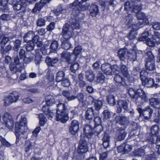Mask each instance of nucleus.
Returning <instances> with one entry per match:
<instances>
[{
  "label": "nucleus",
  "mask_w": 160,
  "mask_h": 160,
  "mask_svg": "<svg viewBox=\"0 0 160 160\" xmlns=\"http://www.w3.org/2000/svg\"><path fill=\"white\" fill-rule=\"evenodd\" d=\"M77 98L79 102L83 103L84 99V95L82 93H78L76 96H75V99Z\"/></svg>",
  "instance_id": "nucleus-62"
},
{
  "label": "nucleus",
  "mask_w": 160,
  "mask_h": 160,
  "mask_svg": "<svg viewBox=\"0 0 160 160\" xmlns=\"http://www.w3.org/2000/svg\"><path fill=\"white\" fill-rule=\"evenodd\" d=\"M93 127L90 123L85 125L83 128V132L87 138H90L93 134Z\"/></svg>",
  "instance_id": "nucleus-12"
},
{
  "label": "nucleus",
  "mask_w": 160,
  "mask_h": 160,
  "mask_svg": "<svg viewBox=\"0 0 160 160\" xmlns=\"http://www.w3.org/2000/svg\"><path fill=\"white\" fill-rule=\"evenodd\" d=\"M20 95V93L16 91L11 93V103L16 102Z\"/></svg>",
  "instance_id": "nucleus-35"
},
{
  "label": "nucleus",
  "mask_w": 160,
  "mask_h": 160,
  "mask_svg": "<svg viewBox=\"0 0 160 160\" xmlns=\"http://www.w3.org/2000/svg\"><path fill=\"white\" fill-rule=\"evenodd\" d=\"M48 105H44L42 106V110L45 114L46 117L49 119H51L54 116L53 113L49 109Z\"/></svg>",
  "instance_id": "nucleus-24"
},
{
  "label": "nucleus",
  "mask_w": 160,
  "mask_h": 160,
  "mask_svg": "<svg viewBox=\"0 0 160 160\" xmlns=\"http://www.w3.org/2000/svg\"><path fill=\"white\" fill-rule=\"evenodd\" d=\"M133 6V3H131L129 1L126 2L124 4V10L126 11H132V7Z\"/></svg>",
  "instance_id": "nucleus-57"
},
{
  "label": "nucleus",
  "mask_w": 160,
  "mask_h": 160,
  "mask_svg": "<svg viewBox=\"0 0 160 160\" xmlns=\"http://www.w3.org/2000/svg\"><path fill=\"white\" fill-rule=\"evenodd\" d=\"M98 6L96 5H92L90 8L91 15L92 17H95L99 12Z\"/></svg>",
  "instance_id": "nucleus-31"
},
{
  "label": "nucleus",
  "mask_w": 160,
  "mask_h": 160,
  "mask_svg": "<svg viewBox=\"0 0 160 160\" xmlns=\"http://www.w3.org/2000/svg\"><path fill=\"white\" fill-rule=\"evenodd\" d=\"M27 0H22L21 1H17L15 3H12L13 9L16 10H20L25 8L27 6Z\"/></svg>",
  "instance_id": "nucleus-15"
},
{
  "label": "nucleus",
  "mask_w": 160,
  "mask_h": 160,
  "mask_svg": "<svg viewBox=\"0 0 160 160\" xmlns=\"http://www.w3.org/2000/svg\"><path fill=\"white\" fill-rule=\"evenodd\" d=\"M107 101L108 103L111 106H113L116 104L115 97L112 95H110L108 96Z\"/></svg>",
  "instance_id": "nucleus-48"
},
{
  "label": "nucleus",
  "mask_w": 160,
  "mask_h": 160,
  "mask_svg": "<svg viewBox=\"0 0 160 160\" xmlns=\"http://www.w3.org/2000/svg\"><path fill=\"white\" fill-rule=\"evenodd\" d=\"M80 21L78 16H75L70 19L69 22L66 23L62 28L61 39L69 40L72 36L73 30L80 28Z\"/></svg>",
  "instance_id": "nucleus-1"
},
{
  "label": "nucleus",
  "mask_w": 160,
  "mask_h": 160,
  "mask_svg": "<svg viewBox=\"0 0 160 160\" xmlns=\"http://www.w3.org/2000/svg\"><path fill=\"white\" fill-rule=\"evenodd\" d=\"M128 104L125 100H119L117 103L116 112L120 113L122 112V108L125 110H127L128 108Z\"/></svg>",
  "instance_id": "nucleus-14"
},
{
  "label": "nucleus",
  "mask_w": 160,
  "mask_h": 160,
  "mask_svg": "<svg viewBox=\"0 0 160 160\" xmlns=\"http://www.w3.org/2000/svg\"><path fill=\"white\" fill-rule=\"evenodd\" d=\"M140 73V78L142 81L148 78H147V77L149 73L147 72L146 70H142Z\"/></svg>",
  "instance_id": "nucleus-50"
},
{
  "label": "nucleus",
  "mask_w": 160,
  "mask_h": 160,
  "mask_svg": "<svg viewBox=\"0 0 160 160\" xmlns=\"http://www.w3.org/2000/svg\"><path fill=\"white\" fill-rule=\"evenodd\" d=\"M58 57L51 58L47 57L45 60V62L47 65L48 66L54 67L55 64L58 62Z\"/></svg>",
  "instance_id": "nucleus-25"
},
{
  "label": "nucleus",
  "mask_w": 160,
  "mask_h": 160,
  "mask_svg": "<svg viewBox=\"0 0 160 160\" xmlns=\"http://www.w3.org/2000/svg\"><path fill=\"white\" fill-rule=\"evenodd\" d=\"M97 82L99 83H102L105 81V77L103 74L99 72L97 76Z\"/></svg>",
  "instance_id": "nucleus-49"
},
{
  "label": "nucleus",
  "mask_w": 160,
  "mask_h": 160,
  "mask_svg": "<svg viewBox=\"0 0 160 160\" xmlns=\"http://www.w3.org/2000/svg\"><path fill=\"white\" fill-rule=\"evenodd\" d=\"M136 4H133L132 11L135 13H138L142 9V6L140 4L135 5Z\"/></svg>",
  "instance_id": "nucleus-51"
},
{
  "label": "nucleus",
  "mask_w": 160,
  "mask_h": 160,
  "mask_svg": "<svg viewBox=\"0 0 160 160\" xmlns=\"http://www.w3.org/2000/svg\"><path fill=\"white\" fill-rule=\"evenodd\" d=\"M136 16L138 19L144 20L146 18V16L145 13L141 12L137 13Z\"/></svg>",
  "instance_id": "nucleus-61"
},
{
  "label": "nucleus",
  "mask_w": 160,
  "mask_h": 160,
  "mask_svg": "<svg viewBox=\"0 0 160 160\" xmlns=\"http://www.w3.org/2000/svg\"><path fill=\"white\" fill-rule=\"evenodd\" d=\"M79 68V66L78 63H75L71 65L70 69L72 72L75 73L76 70H77Z\"/></svg>",
  "instance_id": "nucleus-64"
},
{
  "label": "nucleus",
  "mask_w": 160,
  "mask_h": 160,
  "mask_svg": "<svg viewBox=\"0 0 160 160\" xmlns=\"http://www.w3.org/2000/svg\"><path fill=\"white\" fill-rule=\"evenodd\" d=\"M89 0H75L72 3L69 4V8L72 9V13L74 15L78 16L80 12L85 11L88 9L90 7V4L87 3L84 5L82 4Z\"/></svg>",
  "instance_id": "nucleus-3"
},
{
  "label": "nucleus",
  "mask_w": 160,
  "mask_h": 160,
  "mask_svg": "<svg viewBox=\"0 0 160 160\" xmlns=\"http://www.w3.org/2000/svg\"><path fill=\"white\" fill-rule=\"evenodd\" d=\"M154 62H146L145 67L147 70L152 71L155 68Z\"/></svg>",
  "instance_id": "nucleus-38"
},
{
  "label": "nucleus",
  "mask_w": 160,
  "mask_h": 160,
  "mask_svg": "<svg viewBox=\"0 0 160 160\" xmlns=\"http://www.w3.org/2000/svg\"><path fill=\"white\" fill-rule=\"evenodd\" d=\"M134 155L137 157H141L144 154V150L141 148L136 150L134 152Z\"/></svg>",
  "instance_id": "nucleus-52"
},
{
  "label": "nucleus",
  "mask_w": 160,
  "mask_h": 160,
  "mask_svg": "<svg viewBox=\"0 0 160 160\" xmlns=\"http://www.w3.org/2000/svg\"><path fill=\"white\" fill-rule=\"evenodd\" d=\"M62 48L65 50H68L72 48V44L69 40L60 39Z\"/></svg>",
  "instance_id": "nucleus-28"
},
{
  "label": "nucleus",
  "mask_w": 160,
  "mask_h": 160,
  "mask_svg": "<svg viewBox=\"0 0 160 160\" xmlns=\"http://www.w3.org/2000/svg\"><path fill=\"white\" fill-rule=\"evenodd\" d=\"M103 130V128L101 125H96L93 128V134L96 135H99Z\"/></svg>",
  "instance_id": "nucleus-43"
},
{
  "label": "nucleus",
  "mask_w": 160,
  "mask_h": 160,
  "mask_svg": "<svg viewBox=\"0 0 160 160\" xmlns=\"http://www.w3.org/2000/svg\"><path fill=\"white\" fill-rule=\"evenodd\" d=\"M61 58L62 61L68 63L72 64L76 59V57L72 53H68L66 51H63L61 54Z\"/></svg>",
  "instance_id": "nucleus-8"
},
{
  "label": "nucleus",
  "mask_w": 160,
  "mask_h": 160,
  "mask_svg": "<svg viewBox=\"0 0 160 160\" xmlns=\"http://www.w3.org/2000/svg\"><path fill=\"white\" fill-rule=\"evenodd\" d=\"M137 109L140 115H142L146 119L149 120L152 116L153 110L150 106H147L144 109L139 108H137Z\"/></svg>",
  "instance_id": "nucleus-6"
},
{
  "label": "nucleus",
  "mask_w": 160,
  "mask_h": 160,
  "mask_svg": "<svg viewBox=\"0 0 160 160\" xmlns=\"http://www.w3.org/2000/svg\"><path fill=\"white\" fill-rule=\"evenodd\" d=\"M94 121L95 125H100L102 122L101 118L98 116V115H96L94 117Z\"/></svg>",
  "instance_id": "nucleus-63"
},
{
  "label": "nucleus",
  "mask_w": 160,
  "mask_h": 160,
  "mask_svg": "<svg viewBox=\"0 0 160 160\" xmlns=\"http://www.w3.org/2000/svg\"><path fill=\"white\" fill-rule=\"evenodd\" d=\"M85 78L86 80L90 82L94 81L95 75L93 72L91 70H88L85 72Z\"/></svg>",
  "instance_id": "nucleus-20"
},
{
  "label": "nucleus",
  "mask_w": 160,
  "mask_h": 160,
  "mask_svg": "<svg viewBox=\"0 0 160 160\" xmlns=\"http://www.w3.org/2000/svg\"><path fill=\"white\" fill-rule=\"evenodd\" d=\"M57 107L56 120L62 123H65L69 119L65 105L62 103H59L57 105Z\"/></svg>",
  "instance_id": "nucleus-4"
},
{
  "label": "nucleus",
  "mask_w": 160,
  "mask_h": 160,
  "mask_svg": "<svg viewBox=\"0 0 160 160\" xmlns=\"http://www.w3.org/2000/svg\"><path fill=\"white\" fill-rule=\"evenodd\" d=\"M47 2H48V0H41L39 3H36L32 10V13H34L37 11H40L41 9L46 5Z\"/></svg>",
  "instance_id": "nucleus-19"
},
{
  "label": "nucleus",
  "mask_w": 160,
  "mask_h": 160,
  "mask_svg": "<svg viewBox=\"0 0 160 160\" xmlns=\"http://www.w3.org/2000/svg\"><path fill=\"white\" fill-rule=\"evenodd\" d=\"M150 105L154 108L157 109L160 107V101L157 98H151L149 99Z\"/></svg>",
  "instance_id": "nucleus-27"
},
{
  "label": "nucleus",
  "mask_w": 160,
  "mask_h": 160,
  "mask_svg": "<svg viewBox=\"0 0 160 160\" xmlns=\"http://www.w3.org/2000/svg\"><path fill=\"white\" fill-rule=\"evenodd\" d=\"M32 42L34 43V44H36L38 47H41L42 45V42L41 41V39L38 35H35L33 37L32 40Z\"/></svg>",
  "instance_id": "nucleus-30"
},
{
  "label": "nucleus",
  "mask_w": 160,
  "mask_h": 160,
  "mask_svg": "<svg viewBox=\"0 0 160 160\" xmlns=\"http://www.w3.org/2000/svg\"><path fill=\"white\" fill-rule=\"evenodd\" d=\"M160 41L154 39L152 37L151 38H148L146 41V44L150 47H154L155 46L157 43H158Z\"/></svg>",
  "instance_id": "nucleus-29"
},
{
  "label": "nucleus",
  "mask_w": 160,
  "mask_h": 160,
  "mask_svg": "<svg viewBox=\"0 0 160 160\" xmlns=\"http://www.w3.org/2000/svg\"><path fill=\"white\" fill-rule=\"evenodd\" d=\"M115 120L117 123L122 126L127 125L129 123V117L122 114L116 116Z\"/></svg>",
  "instance_id": "nucleus-9"
},
{
  "label": "nucleus",
  "mask_w": 160,
  "mask_h": 160,
  "mask_svg": "<svg viewBox=\"0 0 160 160\" xmlns=\"http://www.w3.org/2000/svg\"><path fill=\"white\" fill-rule=\"evenodd\" d=\"M99 112L95 111L93 108H88L86 111L85 115V118L86 120L90 121L92 120L94 116L99 115Z\"/></svg>",
  "instance_id": "nucleus-10"
},
{
  "label": "nucleus",
  "mask_w": 160,
  "mask_h": 160,
  "mask_svg": "<svg viewBox=\"0 0 160 160\" xmlns=\"http://www.w3.org/2000/svg\"><path fill=\"white\" fill-rule=\"evenodd\" d=\"M128 51L124 49H121L118 52V56L121 62H126L125 60L127 57Z\"/></svg>",
  "instance_id": "nucleus-22"
},
{
  "label": "nucleus",
  "mask_w": 160,
  "mask_h": 160,
  "mask_svg": "<svg viewBox=\"0 0 160 160\" xmlns=\"http://www.w3.org/2000/svg\"><path fill=\"white\" fill-rule=\"evenodd\" d=\"M78 83L79 87L81 88H84L87 85L86 82L84 80L83 74L80 73L78 76Z\"/></svg>",
  "instance_id": "nucleus-26"
},
{
  "label": "nucleus",
  "mask_w": 160,
  "mask_h": 160,
  "mask_svg": "<svg viewBox=\"0 0 160 160\" xmlns=\"http://www.w3.org/2000/svg\"><path fill=\"white\" fill-rule=\"evenodd\" d=\"M27 119L24 116H22L20 122H16L14 133L16 136V142L17 143L19 142L20 140V136L24 134L26 130L27 129Z\"/></svg>",
  "instance_id": "nucleus-2"
},
{
  "label": "nucleus",
  "mask_w": 160,
  "mask_h": 160,
  "mask_svg": "<svg viewBox=\"0 0 160 160\" xmlns=\"http://www.w3.org/2000/svg\"><path fill=\"white\" fill-rule=\"evenodd\" d=\"M55 100L52 96L49 95L46 97V103L47 105L52 106Z\"/></svg>",
  "instance_id": "nucleus-40"
},
{
  "label": "nucleus",
  "mask_w": 160,
  "mask_h": 160,
  "mask_svg": "<svg viewBox=\"0 0 160 160\" xmlns=\"http://www.w3.org/2000/svg\"><path fill=\"white\" fill-rule=\"evenodd\" d=\"M151 34L149 32V30L146 29L144 32L142 33L141 36L138 38V40L139 41H146L148 38V37L150 36Z\"/></svg>",
  "instance_id": "nucleus-36"
},
{
  "label": "nucleus",
  "mask_w": 160,
  "mask_h": 160,
  "mask_svg": "<svg viewBox=\"0 0 160 160\" xmlns=\"http://www.w3.org/2000/svg\"><path fill=\"white\" fill-rule=\"evenodd\" d=\"M33 55L30 52L28 54H26L23 59L24 62L26 64H28L33 60Z\"/></svg>",
  "instance_id": "nucleus-39"
},
{
  "label": "nucleus",
  "mask_w": 160,
  "mask_h": 160,
  "mask_svg": "<svg viewBox=\"0 0 160 160\" xmlns=\"http://www.w3.org/2000/svg\"><path fill=\"white\" fill-rule=\"evenodd\" d=\"M102 71L106 75H112V73L110 64L105 63L102 64L101 67Z\"/></svg>",
  "instance_id": "nucleus-21"
},
{
  "label": "nucleus",
  "mask_w": 160,
  "mask_h": 160,
  "mask_svg": "<svg viewBox=\"0 0 160 160\" xmlns=\"http://www.w3.org/2000/svg\"><path fill=\"white\" fill-rule=\"evenodd\" d=\"M58 47V42L56 41H53L51 44L50 49L51 52H55Z\"/></svg>",
  "instance_id": "nucleus-42"
},
{
  "label": "nucleus",
  "mask_w": 160,
  "mask_h": 160,
  "mask_svg": "<svg viewBox=\"0 0 160 160\" xmlns=\"http://www.w3.org/2000/svg\"><path fill=\"white\" fill-rule=\"evenodd\" d=\"M128 59L131 61H135L136 59V52L135 51L128 52L127 54Z\"/></svg>",
  "instance_id": "nucleus-41"
},
{
  "label": "nucleus",
  "mask_w": 160,
  "mask_h": 160,
  "mask_svg": "<svg viewBox=\"0 0 160 160\" xmlns=\"http://www.w3.org/2000/svg\"><path fill=\"white\" fill-rule=\"evenodd\" d=\"M79 123L77 120L72 121L70 126L69 127L70 132L73 135H76L79 129Z\"/></svg>",
  "instance_id": "nucleus-11"
},
{
  "label": "nucleus",
  "mask_w": 160,
  "mask_h": 160,
  "mask_svg": "<svg viewBox=\"0 0 160 160\" xmlns=\"http://www.w3.org/2000/svg\"><path fill=\"white\" fill-rule=\"evenodd\" d=\"M146 62H154L155 57L151 51L146 52L145 54Z\"/></svg>",
  "instance_id": "nucleus-34"
},
{
  "label": "nucleus",
  "mask_w": 160,
  "mask_h": 160,
  "mask_svg": "<svg viewBox=\"0 0 160 160\" xmlns=\"http://www.w3.org/2000/svg\"><path fill=\"white\" fill-rule=\"evenodd\" d=\"M27 44L25 45V48L26 50L28 51H30L34 49L35 47V44L32 42H26Z\"/></svg>",
  "instance_id": "nucleus-55"
},
{
  "label": "nucleus",
  "mask_w": 160,
  "mask_h": 160,
  "mask_svg": "<svg viewBox=\"0 0 160 160\" xmlns=\"http://www.w3.org/2000/svg\"><path fill=\"white\" fill-rule=\"evenodd\" d=\"M142 85L148 88L155 87L156 88L160 86L157 83H154L152 78H149L142 81Z\"/></svg>",
  "instance_id": "nucleus-16"
},
{
  "label": "nucleus",
  "mask_w": 160,
  "mask_h": 160,
  "mask_svg": "<svg viewBox=\"0 0 160 160\" xmlns=\"http://www.w3.org/2000/svg\"><path fill=\"white\" fill-rule=\"evenodd\" d=\"M94 103L95 111L99 112V110L101 109L102 106V102L101 101L96 99L95 100Z\"/></svg>",
  "instance_id": "nucleus-46"
},
{
  "label": "nucleus",
  "mask_w": 160,
  "mask_h": 160,
  "mask_svg": "<svg viewBox=\"0 0 160 160\" xmlns=\"http://www.w3.org/2000/svg\"><path fill=\"white\" fill-rule=\"evenodd\" d=\"M65 73L64 72L59 71L58 72L56 75L55 80L57 82H59L65 79Z\"/></svg>",
  "instance_id": "nucleus-32"
},
{
  "label": "nucleus",
  "mask_w": 160,
  "mask_h": 160,
  "mask_svg": "<svg viewBox=\"0 0 160 160\" xmlns=\"http://www.w3.org/2000/svg\"><path fill=\"white\" fill-rule=\"evenodd\" d=\"M127 133L125 129L122 128H119L117 131L116 137L117 141H120L123 140L125 138Z\"/></svg>",
  "instance_id": "nucleus-17"
},
{
  "label": "nucleus",
  "mask_w": 160,
  "mask_h": 160,
  "mask_svg": "<svg viewBox=\"0 0 160 160\" xmlns=\"http://www.w3.org/2000/svg\"><path fill=\"white\" fill-rule=\"evenodd\" d=\"M115 83L117 86H125L127 85L126 81L124 78L118 74H116L114 78Z\"/></svg>",
  "instance_id": "nucleus-13"
},
{
  "label": "nucleus",
  "mask_w": 160,
  "mask_h": 160,
  "mask_svg": "<svg viewBox=\"0 0 160 160\" xmlns=\"http://www.w3.org/2000/svg\"><path fill=\"white\" fill-rule=\"evenodd\" d=\"M82 50V48L81 46H78L76 47L73 50V54L75 55L76 57V59L77 57L81 52Z\"/></svg>",
  "instance_id": "nucleus-60"
},
{
  "label": "nucleus",
  "mask_w": 160,
  "mask_h": 160,
  "mask_svg": "<svg viewBox=\"0 0 160 160\" xmlns=\"http://www.w3.org/2000/svg\"><path fill=\"white\" fill-rule=\"evenodd\" d=\"M102 114L103 115L102 120L104 121L109 119L111 117V112L108 110H104Z\"/></svg>",
  "instance_id": "nucleus-47"
},
{
  "label": "nucleus",
  "mask_w": 160,
  "mask_h": 160,
  "mask_svg": "<svg viewBox=\"0 0 160 160\" xmlns=\"http://www.w3.org/2000/svg\"><path fill=\"white\" fill-rule=\"evenodd\" d=\"M35 33L32 31H29L25 34L23 38L24 41L26 42H31L34 36Z\"/></svg>",
  "instance_id": "nucleus-23"
},
{
  "label": "nucleus",
  "mask_w": 160,
  "mask_h": 160,
  "mask_svg": "<svg viewBox=\"0 0 160 160\" xmlns=\"http://www.w3.org/2000/svg\"><path fill=\"white\" fill-rule=\"evenodd\" d=\"M78 145L88 147V142L86 138L84 137H81Z\"/></svg>",
  "instance_id": "nucleus-58"
},
{
  "label": "nucleus",
  "mask_w": 160,
  "mask_h": 160,
  "mask_svg": "<svg viewBox=\"0 0 160 160\" xmlns=\"http://www.w3.org/2000/svg\"><path fill=\"white\" fill-rule=\"evenodd\" d=\"M128 93L133 101H136L140 98L141 99L142 103L147 102L148 99L145 92L141 89H138L137 90L130 88L128 91Z\"/></svg>",
  "instance_id": "nucleus-5"
},
{
  "label": "nucleus",
  "mask_w": 160,
  "mask_h": 160,
  "mask_svg": "<svg viewBox=\"0 0 160 160\" xmlns=\"http://www.w3.org/2000/svg\"><path fill=\"white\" fill-rule=\"evenodd\" d=\"M14 44V46L12 49L11 47V50L12 51H14L15 52L14 53L13 56V59L14 62L16 65H18L20 62L18 57L17 55L18 51L20 47L21 41L18 39H16L15 41H12Z\"/></svg>",
  "instance_id": "nucleus-7"
},
{
  "label": "nucleus",
  "mask_w": 160,
  "mask_h": 160,
  "mask_svg": "<svg viewBox=\"0 0 160 160\" xmlns=\"http://www.w3.org/2000/svg\"><path fill=\"white\" fill-rule=\"evenodd\" d=\"M46 22L44 18H39L37 20L36 24L38 26L42 27L45 25Z\"/></svg>",
  "instance_id": "nucleus-56"
},
{
  "label": "nucleus",
  "mask_w": 160,
  "mask_h": 160,
  "mask_svg": "<svg viewBox=\"0 0 160 160\" xmlns=\"http://www.w3.org/2000/svg\"><path fill=\"white\" fill-rule=\"evenodd\" d=\"M137 35V33L136 31L131 30L127 35V37L129 40H132L136 38Z\"/></svg>",
  "instance_id": "nucleus-59"
},
{
  "label": "nucleus",
  "mask_w": 160,
  "mask_h": 160,
  "mask_svg": "<svg viewBox=\"0 0 160 160\" xmlns=\"http://www.w3.org/2000/svg\"><path fill=\"white\" fill-rule=\"evenodd\" d=\"M120 71L124 76L128 78L129 77L130 75L128 70V65L126 62H121L120 65Z\"/></svg>",
  "instance_id": "nucleus-18"
},
{
  "label": "nucleus",
  "mask_w": 160,
  "mask_h": 160,
  "mask_svg": "<svg viewBox=\"0 0 160 160\" xmlns=\"http://www.w3.org/2000/svg\"><path fill=\"white\" fill-rule=\"evenodd\" d=\"M143 22L142 21H139L138 23L136 24H131L132 27L133 31H136L137 30H138L140 28L143 27V25L144 24Z\"/></svg>",
  "instance_id": "nucleus-44"
},
{
  "label": "nucleus",
  "mask_w": 160,
  "mask_h": 160,
  "mask_svg": "<svg viewBox=\"0 0 160 160\" xmlns=\"http://www.w3.org/2000/svg\"><path fill=\"white\" fill-rule=\"evenodd\" d=\"M151 132L153 136H157L158 135L160 132V128L157 125H152L150 129Z\"/></svg>",
  "instance_id": "nucleus-33"
},
{
  "label": "nucleus",
  "mask_w": 160,
  "mask_h": 160,
  "mask_svg": "<svg viewBox=\"0 0 160 160\" xmlns=\"http://www.w3.org/2000/svg\"><path fill=\"white\" fill-rule=\"evenodd\" d=\"M3 121L7 127L9 129L10 128L9 123H10V113L6 112L4 115L3 117Z\"/></svg>",
  "instance_id": "nucleus-37"
},
{
  "label": "nucleus",
  "mask_w": 160,
  "mask_h": 160,
  "mask_svg": "<svg viewBox=\"0 0 160 160\" xmlns=\"http://www.w3.org/2000/svg\"><path fill=\"white\" fill-rule=\"evenodd\" d=\"M77 150L78 153L79 154L82 155L86 153L88 151V147L87 146L78 145Z\"/></svg>",
  "instance_id": "nucleus-45"
},
{
  "label": "nucleus",
  "mask_w": 160,
  "mask_h": 160,
  "mask_svg": "<svg viewBox=\"0 0 160 160\" xmlns=\"http://www.w3.org/2000/svg\"><path fill=\"white\" fill-rule=\"evenodd\" d=\"M133 15L131 14H129L128 16L126 17V21L125 22L126 24L131 26V24L133 23Z\"/></svg>",
  "instance_id": "nucleus-53"
},
{
  "label": "nucleus",
  "mask_w": 160,
  "mask_h": 160,
  "mask_svg": "<svg viewBox=\"0 0 160 160\" xmlns=\"http://www.w3.org/2000/svg\"><path fill=\"white\" fill-rule=\"evenodd\" d=\"M112 74H115L117 73V72H118L120 71V66L119 67L118 65L116 64L113 65L111 66Z\"/></svg>",
  "instance_id": "nucleus-54"
}]
</instances>
